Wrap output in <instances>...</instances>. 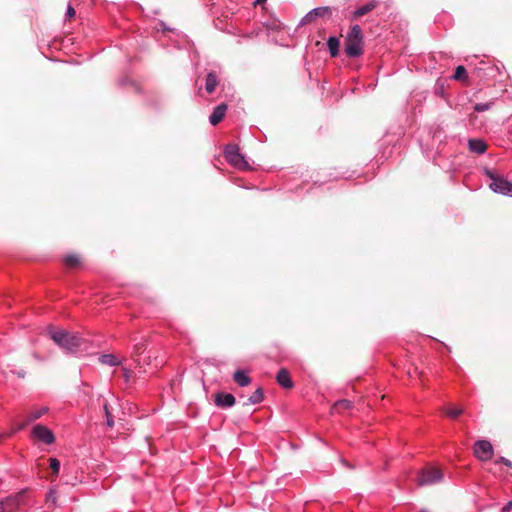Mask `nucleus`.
Wrapping results in <instances>:
<instances>
[{
    "label": "nucleus",
    "mask_w": 512,
    "mask_h": 512,
    "mask_svg": "<svg viewBox=\"0 0 512 512\" xmlns=\"http://www.w3.org/2000/svg\"><path fill=\"white\" fill-rule=\"evenodd\" d=\"M49 334L51 339L68 354H76L84 344V339L78 333L50 329Z\"/></svg>",
    "instance_id": "1"
},
{
    "label": "nucleus",
    "mask_w": 512,
    "mask_h": 512,
    "mask_svg": "<svg viewBox=\"0 0 512 512\" xmlns=\"http://www.w3.org/2000/svg\"><path fill=\"white\" fill-rule=\"evenodd\" d=\"M363 32L358 24L351 27L346 36L345 53L348 57L357 58L363 54Z\"/></svg>",
    "instance_id": "2"
},
{
    "label": "nucleus",
    "mask_w": 512,
    "mask_h": 512,
    "mask_svg": "<svg viewBox=\"0 0 512 512\" xmlns=\"http://www.w3.org/2000/svg\"><path fill=\"white\" fill-rule=\"evenodd\" d=\"M485 174L491 180L489 187L494 193L512 197V181H508L489 169L485 170Z\"/></svg>",
    "instance_id": "3"
},
{
    "label": "nucleus",
    "mask_w": 512,
    "mask_h": 512,
    "mask_svg": "<svg viewBox=\"0 0 512 512\" xmlns=\"http://www.w3.org/2000/svg\"><path fill=\"white\" fill-rule=\"evenodd\" d=\"M224 156L226 161L237 169L246 170L249 168V164L246 161L243 154L240 153L237 145L228 144L224 149Z\"/></svg>",
    "instance_id": "4"
},
{
    "label": "nucleus",
    "mask_w": 512,
    "mask_h": 512,
    "mask_svg": "<svg viewBox=\"0 0 512 512\" xmlns=\"http://www.w3.org/2000/svg\"><path fill=\"white\" fill-rule=\"evenodd\" d=\"M443 479V474L440 469L435 467H427L420 471L418 475V484L420 486L433 485Z\"/></svg>",
    "instance_id": "5"
},
{
    "label": "nucleus",
    "mask_w": 512,
    "mask_h": 512,
    "mask_svg": "<svg viewBox=\"0 0 512 512\" xmlns=\"http://www.w3.org/2000/svg\"><path fill=\"white\" fill-rule=\"evenodd\" d=\"M27 489L8 495L1 499L5 512H14L24 503V495Z\"/></svg>",
    "instance_id": "6"
},
{
    "label": "nucleus",
    "mask_w": 512,
    "mask_h": 512,
    "mask_svg": "<svg viewBox=\"0 0 512 512\" xmlns=\"http://www.w3.org/2000/svg\"><path fill=\"white\" fill-rule=\"evenodd\" d=\"M493 453V446L487 440H478L474 445V454L481 461L490 460Z\"/></svg>",
    "instance_id": "7"
},
{
    "label": "nucleus",
    "mask_w": 512,
    "mask_h": 512,
    "mask_svg": "<svg viewBox=\"0 0 512 512\" xmlns=\"http://www.w3.org/2000/svg\"><path fill=\"white\" fill-rule=\"evenodd\" d=\"M32 435L40 442L47 445H51L55 442V435L53 431L41 424H37L33 427Z\"/></svg>",
    "instance_id": "8"
},
{
    "label": "nucleus",
    "mask_w": 512,
    "mask_h": 512,
    "mask_svg": "<svg viewBox=\"0 0 512 512\" xmlns=\"http://www.w3.org/2000/svg\"><path fill=\"white\" fill-rule=\"evenodd\" d=\"M332 15V8L329 6L316 7L310 10L300 21V25H305L313 21L316 17H325Z\"/></svg>",
    "instance_id": "9"
},
{
    "label": "nucleus",
    "mask_w": 512,
    "mask_h": 512,
    "mask_svg": "<svg viewBox=\"0 0 512 512\" xmlns=\"http://www.w3.org/2000/svg\"><path fill=\"white\" fill-rule=\"evenodd\" d=\"M47 412H48V407H41V408L31 411L25 417L24 421L17 426V428L14 430V432L23 430L27 425H29L30 423L34 422L35 420L41 418Z\"/></svg>",
    "instance_id": "10"
},
{
    "label": "nucleus",
    "mask_w": 512,
    "mask_h": 512,
    "mask_svg": "<svg viewBox=\"0 0 512 512\" xmlns=\"http://www.w3.org/2000/svg\"><path fill=\"white\" fill-rule=\"evenodd\" d=\"M236 402L234 395L231 393L219 392L215 395V404L218 407L230 408Z\"/></svg>",
    "instance_id": "11"
},
{
    "label": "nucleus",
    "mask_w": 512,
    "mask_h": 512,
    "mask_svg": "<svg viewBox=\"0 0 512 512\" xmlns=\"http://www.w3.org/2000/svg\"><path fill=\"white\" fill-rule=\"evenodd\" d=\"M226 111H227V105L225 103H221V104L217 105L213 109V112L209 117V122L213 126L217 125L225 117Z\"/></svg>",
    "instance_id": "12"
},
{
    "label": "nucleus",
    "mask_w": 512,
    "mask_h": 512,
    "mask_svg": "<svg viewBox=\"0 0 512 512\" xmlns=\"http://www.w3.org/2000/svg\"><path fill=\"white\" fill-rule=\"evenodd\" d=\"M276 380L280 386L285 389H290L294 386V383L290 377V374L287 369L282 368L278 371L276 375Z\"/></svg>",
    "instance_id": "13"
},
{
    "label": "nucleus",
    "mask_w": 512,
    "mask_h": 512,
    "mask_svg": "<svg viewBox=\"0 0 512 512\" xmlns=\"http://www.w3.org/2000/svg\"><path fill=\"white\" fill-rule=\"evenodd\" d=\"M233 380L239 387H246L252 382L251 377L243 370H236L233 374Z\"/></svg>",
    "instance_id": "14"
},
{
    "label": "nucleus",
    "mask_w": 512,
    "mask_h": 512,
    "mask_svg": "<svg viewBox=\"0 0 512 512\" xmlns=\"http://www.w3.org/2000/svg\"><path fill=\"white\" fill-rule=\"evenodd\" d=\"M377 5H378V2L375 0H372V1H369L368 3H366L365 5L360 6L353 12L352 19H357V18L369 13L370 11L375 9L377 7Z\"/></svg>",
    "instance_id": "15"
},
{
    "label": "nucleus",
    "mask_w": 512,
    "mask_h": 512,
    "mask_svg": "<svg viewBox=\"0 0 512 512\" xmlns=\"http://www.w3.org/2000/svg\"><path fill=\"white\" fill-rule=\"evenodd\" d=\"M468 148L470 151H472L474 153L483 154L487 150V145L481 139H469L468 140Z\"/></svg>",
    "instance_id": "16"
},
{
    "label": "nucleus",
    "mask_w": 512,
    "mask_h": 512,
    "mask_svg": "<svg viewBox=\"0 0 512 512\" xmlns=\"http://www.w3.org/2000/svg\"><path fill=\"white\" fill-rule=\"evenodd\" d=\"M98 360L101 364L111 367L122 364V361L114 354H102L98 357Z\"/></svg>",
    "instance_id": "17"
},
{
    "label": "nucleus",
    "mask_w": 512,
    "mask_h": 512,
    "mask_svg": "<svg viewBox=\"0 0 512 512\" xmlns=\"http://www.w3.org/2000/svg\"><path fill=\"white\" fill-rule=\"evenodd\" d=\"M327 46L331 57H336L339 54L340 40L336 36H330L327 40Z\"/></svg>",
    "instance_id": "18"
},
{
    "label": "nucleus",
    "mask_w": 512,
    "mask_h": 512,
    "mask_svg": "<svg viewBox=\"0 0 512 512\" xmlns=\"http://www.w3.org/2000/svg\"><path fill=\"white\" fill-rule=\"evenodd\" d=\"M264 394L263 389L261 387H258L252 395L247 399V401L244 402V405H256L263 401Z\"/></svg>",
    "instance_id": "19"
},
{
    "label": "nucleus",
    "mask_w": 512,
    "mask_h": 512,
    "mask_svg": "<svg viewBox=\"0 0 512 512\" xmlns=\"http://www.w3.org/2000/svg\"><path fill=\"white\" fill-rule=\"evenodd\" d=\"M218 85V77L214 72H209L206 76L205 89L208 93L214 92Z\"/></svg>",
    "instance_id": "20"
},
{
    "label": "nucleus",
    "mask_w": 512,
    "mask_h": 512,
    "mask_svg": "<svg viewBox=\"0 0 512 512\" xmlns=\"http://www.w3.org/2000/svg\"><path fill=\"white\" fill-rule=\"evenodd\" d=\"M467 78H468L467 70L462 65L457 66L454 74L451 76V79L456 80V81H466Z\"/></svg>",
    "instance_id": "21"
},
{
    "label": "nucleus",
    "mask_w": 512,
    "mask_h": 512,
    "mask_svg": "<svg viewBox=\"0 0 512 512\" xmlns=\"http://www.w3.org/2000/svg\"><path fill=\"white\" fill-rule=\"evenodd\" d=\"M64 262H65L66 266H68L70 268H74L80 264V259L77 255L70 254L65 257Z\"/></svg>",
    "instance_id": "22"
},
{
    "label": "nucleus",
    "mask_w": 512,
    "mask_h": 512,
    "mask_svg": "<svg viewBox=\"0 0 512 512\" xmlns=\"http://www.w3.org/2000/svg\"><path fill=\"white\" fill-rule=\"evenodd\" d=\"M494 105V102L491 101V102H486V103H477L475 104L474 106V110L476 112H479V113H482V112H485V111H488L492 108V106Z\"/></svg>",
    "instance_id": "23"
},
{
    "label": "nucleus",
    "mask_w": 512,
    "mask_h": 512,
    "mask_svg": "<svg viewBox=\"0 0 512 512\" xmlns=\"http://www.w3.org/2000/svg\"><path fill=\"white\" fill-rule=\"evenodd\" d=\"M103 408H104V413H105V417H106V425L108 427L112 428L114 426V420H113V416H112L111 412L109 411L108 404L105 403Z\"/></svg>",
    "instance_id": "24"
},
{
    "label": "nucleus",
    "mask_w": 512,
    "mask_h": 512,
    "mask_svg": "<svg viewBox=\"0 0 512 512\" xmlns=\"http://www.w3.org/2000/svg\"><path fill=\"white\" fill-rule=\"evenodd\" d=\"M445 413L450 418L455 419V418H457L459 415H461L463 413V409L462 408H447L445 410Z\"/></svg>",
    "instance_id": "25"
},
{
    "label": "nucleus",
    "mask_w": 512,
    "mask_h": 512,
    "mask_svg": "<svg viewBox=\"0 0 512 512\" xmlns=\"http://www.w3.org/2000/svg\"><path fill=\"white\" fill-rule=\"evenodd\" d=\"M49 461H50V467L53 470V472L55 474H58L60 471V467H61L60 461L57 458H50Z\"/></svg>",
    "instance_id": "26"
},
{
    "label": "nucleus",
    "mask_w": 512,
    "mask_h": 512,
    "mask_svg": "<svg viewBox=\"0 0 512 512\" xmlns=\"http://www.w3.org/2000/svg\"><path fill=\"white\" fill-rule=\"evenodd\" d=\"M57 499L56 491L53 489H50L48 493L46 494V501L55 503Z\"/></svg>",
    "instance_id": "27"
},
{
    "label": "nucleus",
    "mask_w": 512,
    "mask_h": 512,
    "mask_svg": "<svg viewBox=\"0 0 512 512\" xmlns=\"http://www.w3.org/2000/svg\"><path fill=\"white\" fill-rule=\"evenodd\" d=\"M336 406H341L344 409H350L352 407V402L350 400H339L336 402Z\"/></svg>",
    "instance_id": "28"
},
{
    "label": "nucleus",
    "mask_w": 512,
    "mask_h": 512,
    "mask_svg": "<svg viewBox=\"0 0 512 512\" xmlns=\"http://www.w3.org/2000/svg\"><path fill=\"white\" fill-rule=\"evenodd\" d=\"M75 14H76L75 9L71 5H68L67 10H66V16L68 18H72L75 16Z\"/></svg>",
    "instance_id": "29"
},
{
    "label": "nucleus",
    "mask_w": 512,
    "mask_h": 512,
    "mask_svg": "<svg viewBox=\"0 0 512 512\" xmlns=\"http://www.w3.org/2000/svg\"><path fill=\"white\" fill-rule=\"evenodd\" d=\"M498 461L505 464L508 467H512V462L505 457H500V459Z\"/></svg>",
    "instance_id": "30"
},
{
    "label": "nucleus",
    "mask_w": 512,
    "mask_h": 512,
    "mask_svg": "<svg viewBox=\"0 0 512 512\" xmlns=\"http://www.w3.org/2000/svg\"><path fill=\"white\" fill-rule=\"evenodd\" d=\"M512 509V501H509L507 504H505L502 508L503 512H508Z\"/></svg>",
    "instance_id": "31"
},
{
    "label": "nucleus",
    "mask_w": 512,
    "mask_h": 512,
    "mask_svg": "<svg viewBox=\"0 0 512 512\" xmlns=\"http://www.w3.org/2000/svg\"><path fill=\"white\" fill-rule=\"evenodd\" d=\"M124 377L126 380H128L130 377L129 371L127 369H124Z\"/></svg>",
    "instance_id": "32"
},
{
    "label": "nucleus",
    "mask_w": 512,
    "mask_h": 512,
    "mask_svg": "<svg viewBox=\"0 0 512 512\" xmlns=\"http://www.w3.org/2000/svg\"><path fill=\"white\" fill-rule=\"evenodd\" d=\"M24 375H25V372H23V371L18 373L19 377H24Z\"/></svg>",
    "instance_id": "33"
},
{
    "label": "nucleus",
    "mask_w": 512,
    "mask_h": 512,
    "mask_svg": "<svg viewBox=\"0 0 512 512\" xmlns=\"http://www.w3.org/2000/svg\"><path fill=\"white\" fill-rule=\"evenodd\" d=\"M266 0H256V3L257 4H261V3H264Z\"/></svg>",
    "instance_id": "34"
},
{
    "label": "nucleus",
    "mask_w": 512,
    "mask_h": 512,
    "mask_svg": "<svg viewBox=\"0 0 512 512\" xmlns=\"http://www.w3.org/2000/svg\"><path fill=\"white\" fill-rule=\"evenodd\" d=\"M419 512H430V511L427 509H421Z\"/></svg>",
    "instance_id": "35"
}]
</instances>
